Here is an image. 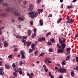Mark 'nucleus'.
Instances as JSON below:
<instances>
[{
  "label": "nucleus",
  "instance_id": "obj_34",
  "mask_svg": "<svg viewBox=\"0 0 78 78\" xmlns=\"http://www.w3.org/2000/svg\"><path fill=\"white\" fill-rule=\"evenodd\" d=\"M30 24L31 25H33V21H30Z\"/></svg>",
  "mask_w": 78,
  "mask_h": 78
},
{
  "label": "nucleus",
  "instance_id": "obj_30",
  "mask_svg": "<svg viewBox=\"0 0 78 78\" xmlns=\"http://www.w3.org/2000/svg\"><path fill=\"white\" fill-rule=\"evenodd\" d=\"M71 75H72V76H73L74 75H75V74L74 73V72L73 71L71 72Z\"/></svg>",
  "mask_w": 78,
  "mask_h": 78
},
{
  "label": "nucleus",
  "instance_id": "obj_63",
  "mask_svg": "<svg viewBox=\"0 0 78 78\" xmlns=\"http://www.w3.org/2000/svg\"><path fill=\"white\" fill-rule=\"evenodd\" d=\"M52 16V14H49V17H51Z\"/></svg>",
  "mask_w": 78,
  "mask_h": 78
},
{
  "label": "nucleus",
  "instance_id": "obj_26",
  "mask_svg": "<svg viewBox=\"0 0 78 78\" xmlns=\"http://www.w3.org/2000/svg\"><path fill=\"white\" fill-rule=\"evenodd\" d=\"M36 33H35L34 34H32V38H34V37H35V36H36Z\"/></svg>",
  "mask_w": 78,
  "mask_h": 78
},
{
  "label": "nucleus",
  "instance_id": "obj_64",
  "mask_svg": "<svg viewBox=\"0 0 78 78\" xmlns=\"http://www.w3.org/2000/svg\"><path fill=\"white\" fill-rule=\"evenodd\" d=\"M63 78V77L62 76H60L59 77V78Z\"/></svg>",
  "mask_w": 78,
  "mask_h": 78
},
{
  "label": "nucleus",
  "instance_id": "obj_61",
  "mask_svg": "<svg viewBox=\"0 0 78 78\" xmlns=\"http://www.w3.org/2000/svg\"><path fill=\"white\" fill-rule=\"evenodd\" d=\"M51 78H54V76H53V75H51Z\"/></svg>",
  "mask_w": 78,
  "mask_h": 78
},
{
  "label": "nucleus",
  "instance_id": "obj_19",
  "mask_svg": "<svg viewBox=\"0 0 78 78\" xmlns=\"http://www.w3.org/2000/svg\"><path fill=\"white\" fill-rule=\"evenodd\" d=\"M18 20H20V21H23L24 20V18H21V17H19L18 18Z\"/></svg>",
  "mask_w": 78,
  "mask_h": 78
},
{
  "label": "nucleus",
  "instance_id": "obj_6",
  "mask_svg": "<svg viewBox=\"0 0 78 78\" xmlns=\"http://www.w3.org/2000/svg\"><path fill=\"white\" fill-rule=\"evenodd\" d=\"M73 22L74 21L73 20V19L72 18H70L67 21L66 23V24H67V23H73Z\"/></svg>",
  "mask_w": 78,
  "mask_h": 78
},
{
  "label": "nucleus",
  "instance_id": "obj_50",
  "mask_svg": "<svg viewBox=\"0 0 78 78\" xmlns=\"http://www.w3.org/2000/svg\"><path fill=\"white\" fill-rule=\"evenodd\" d=\"M21 58L22 59H25V55H22Z\"/></svg>",
  "mask_w": 78,
  "mask_h": 78
},
{
  "label": "nucleus",
  "instance_id": "obj_58",
  "mask_svg": "<svg viewBox=\"0 0 78 78\" xmlns=\"http://www.w3.org/2000/svg\"><path fill=\"white\" fill-rule=\"evenodd\" d=\"M64 7V5L63 4H62L61 5V8H63V7Z\"/></svg>",
  "mask_w": 78,
  "mask_h": 78
},
{
  "label": "nucleus",
  "instance_id": "obj_42",
  "mask_svg": "<svg viewBox=\"0 0 78 78\" xmlns=\"http://www.w3.org/2000/svg\"><path fill=\"white\" fill-rule=\"evenodd\" d=\"M72 8V6H70V5H68V9H70L71 8Z\"/></svg>",
  "mask_w": 78,
  "mask_h": 78
},
{
  "label": "nucleus",
  "instance_id": "obj_24",
  "mask_svg": "<svg viewBox=\"0 0 78 78\" xmlns=\"http://www.w3.org/2000/svg\"><path fill=\"white\" fill-rule=\"evenodd\" d=\"M70 55L68 56L66 58V61H68L70 59Z\"/></svg>",
  "mask_w": 78,
  "mask_h": 78
},
{
  "label": "nucleus",
  "instance_id": "obj_51",
  "mask_svg": "<svg viewBox=\"0 0 78 78\" xmlns=\"http://www.w3.org/2000/svg\"><path fill=\"white\" fill-rule=\"evenodd\" d=\"M3 70V68L1 67L0 68V71H2Z\"/></svg>",
  "mask_w": 78,
  "mask_h": 78
},
{
  "label": "nucleus",
  "instance_id": "obj_36",
  "mask_svg": "<svg viewBox=\"0 0 78 78\" xmlns=\"http://www.w3.org/2000/svg\"><path fill=\"white\" fill-rule=\"evenodd\" d=\"M48 61V58H46L45 59V60H44V62H46V63H47Z\"/></svg>",
  "mask_w": 78,
  "mask_h": 78
},
{
  "label": "nucleus",
  "instance_id": "obj_45",
  "mask_svg": "<svg viewBox=\"0 0 78 78\" xmlns=\"http://www.w3.org/2000/svg\"><path fill=\"white\" fill-rule=\"evenodd\" d=\"M11 21L13 23L15 22V20L14 19H12L11 20Z\"/></svg>",
  "mask_w": 78,
  "mask_h": 78
},
{
  "label": "nucleus",
  "instance_id": "obj_60",
  "mask_svg": "<svg viewBox=\"0 0 78 78\" xmlns=\"http://www.w3.org/2000/svg\"><path fill=\"white\" fill-rule=\"evenodd\" d=\"M35 43L36 44H38V41H35Z\"/></svg>",
  "mask_w": 78,
  "mask_h": 78
},
{
  "label": "nucleus",
  "instance_id": "obj_47",
  "mask_svg": "<svg viewBox=\"0 0 78 78\" xmlns=\"http://www.w3.org/2000/svg\"><path fill=\"white\" fill-rule=\"evenodd\" d=\"M76 60L77 62H78V57H76Z\"/></svg>",
  "mask_w": 78,
  "mask_h": 78
},
{
  "label": "nucleus",
  "instance_id": "obj_53",
  "mask_svg": "<svg viewBox=\"0 0 78 78\" xmlns=\"http://www.w3.org/2000/svg\"><path fill=\"white\" fill-rule=\"evenodd\" d=\"M34 33H36V28H35L34 29Z\"/></svg>",
  "mask_w": 78,
  "mask_h": 78
},
{
  "label": "nucleus",
  "instance_id": "obj_12",
  "mask_svg": "<svg viewBox=\"0 0 78 78\" xmlns=\"http://www.w3.org/2000/svg\"><path fill=\"white\" fill-rule=\"evenodd\" d=\"M27 33L28 34V35L29 36L31 35V30H27Z\"/></svg>",
  "mask_w": 78,
  "mask_h": 78
},
{
  "label": "nucleus",
  "instance_id": "obj_15",
  "mask_svg": "<svg viewBox=\"0 0 78 78\" xmlns=\"http://www.w3.org/2000/svg\"><path fill=\"white\" fill-rule=\"evenodd\" d=\"M39 22L40 25H41V26H42V25H43V24H44V23H43V20H40L39 21Z\"/></svg>",
  "mask_w": 78,
  "mask_h": 78
},
{
  "label": "nucleus",
  "instance_id": "obj_32",
  "mask_svg": "<svg viewBox=\"0 0 78 78\" xmlns=\"http://www.w3.org/2000/svg\"><path fill=\"white\" fill-rule=\"evenodd\" d=\"M50 34H51V32H49L47 34H46V37H48V36L49 35H50Z\"/></svg>",
  "mask_w": 78,
  "mask_h": 78
},
{
  "label": "nucleus",
  "instance_id": "obj_10",
  "mask_svg": "<svg viewBox=\"0 0 78 78\" xmlns=\"http://www.w3.org/2000/svg\"><path fill=\"white\" fill-rule=\"evenodd\" d=\"M24 44H27V46H30L31 45V42H28L27 41L25 42H24Z\"/></svg>",
  "mask_w": 78,
  "mask_h": 78
},
{
  "label": "nucleus",
  "instance_id": "obj_40",
  "mask_svg": "<svg viewBox=\"0 0 78 78\" xmlns=\"http://www.w3.org/2000/svg\"><path fill=\"white\" fill-rule=\"evenodd\" d=\"M59 42L60 44H61V42L62 41V40H61V39L60 38H59Z\"/></svg>",
  "mask_w": 78,
  "mask_h": 78
},
{
  "label": "nucleus",
  "instance_id": "obj_13",
  "mask_svg": "<svg viewBox=\"0 0 78 78\" xmlns=\"http://www.w3.org/2000/svg\"><path fill=\"white\" fill-rule=\"evenodd\" d=\"M62 20V18H59V19H58V20L57 21V23H60V22L61 20Z\"/></svg>",
  "mask_w": 78,
  "mask_h": 78
},
{
  "label": "nucleus",
  "instance_id": "obj_14",
  "mask_svg": "<svg viewBox=\"0 0 78 78\" xmlns=\"http://www.w3.org/2000/svg\"><path fill=\"white\" fill-rule=\"evenodd\" d=\"M4 45L5 47H8V43H7V42L6 41H4Z\"/></svg>",
  "mask_w": 78,
  "mask_h": 78
},
{
  "label": "nucleus",
  "instance_id": "obj_35",
  "mask_svg": "<svg viewBox=\"0 0 78 78\" xmlns=\"http://www.w3.org/2000/svg\"><path fill=\"white\" fill-rule=\"evenodd\" d=\"M45 55V53H41V54H40L39 55V57H41V56H43V55Z\"/></svg>",
  "mask_w": 78,
  "mask_h": 78
},
{
  "label": "nucleus",
  "instance_id": "obj_46",
  "mask_svg": "<svg viewBox=\"0 0 78 78\" xmlns=\"http://www.w3.org/2000/svg\"><path fill=\"white\" fill-rule=\"evenodd\" d=\"M5 28V27H2L1 28H0V31H2V30H3Z\"/></svg>",
  "mask_w": 78,
  "mask_h": 78
},
{
  "label": "nucleus",
  "instance_id": "obj_52",
  "mask_svg": "<svg viewBox=\"0 0 78 78\" xmlns=\"http://www.w3.org/2000/svg\"><path fill=\"white\" fill-rule=\"evenodd\" d=\"M69 19H70V17H69V16H67L66 17V20H69Z\"/></svg>",
  "mask_w": 78,
  "mask_h": 78
},
{
  "label": "nucleus",
  "instance_id": "obj_28",
  "mask_svg": "<svg viewBox=\"0 0 78 78\" xmlns=\"http://www.w3.org/2000/svg\"><path fill=\"white\" fill-rule=\"evenodd\" d=\"M27 36H23L22 37V39H27Z\"/></svg>",
  "mask_w": 78,
  "mask_h": 78
},
{
  "label": "nucleus",
  "instance_id": "obj_1",
  "mask_svg": "<svg viewBox=\"0 0 78 78\" xmlns=\"http://www.w3.org/2000/svg\"><path fill=\"white\" fill-rule=\"evenodd\" d=\"M61 47H62V49H58L57 51V53H64V48H66V44L64 43L61 44Z\"/></svg>",
  "mask_w": 78,
  "mask_h": 78
},
{
  "label": "nucleus",
  "instance_id": "obj_38",
  "mask_svg": "<svg viewBox=\"0 0 78 78\" xmlns=\"http://www.w3.org/2000/svg\"><path fill=\"white\" fill-rule=\"evenodd\" d=\"M65 42V40L64 39H63L62 41L61 42V43L60 44H63V43H64Z\"/></svg>",
  "mask_w": 78,
  "mask_h": 78
},
{
  "label": "nucleus",
  "instance_id": "obj_20",
  "mask_svg": "<svg viewBox=\"0 0 78 78\" xmlns=\"http://www.w3.org/2000/svg\"><path fill=\"white\" fill-rule=\"evenodd\" d=\"M13 75L15 77H17V73H16V72H13Z\"/></svg>",
  "mask_w": 78,
  "mask_h": 78
},
{
  "label": "nucleus",
  "instance_id": "obj_62",
  "mask_svg": "<svg viewBox=\"0 0 78 78\" xmlns=\"http://www.w3.org/2000/svg\"><path fill=\"white\" fill-rule=\"evenodd\" d=\"M75 36V37H78V33Z\"/></svg>",
  "mask_w": 78,
  "mask_h": 78
},
{
  "label": "nucleus",
  "instance_id": "obj_33",
  "mask_svg": "<svg viewBox=\"0 0 78 78\" xmlns=\"http://www.w3.org/2000/svg\"><path fill=\"white\" fill-rule=\"evenodd\" d=\"M23 64V62H22V61H20V66H22Z\"/></svg>",
  "mask_w": 78,
  "mask_h": 78
},
{
  "label": "nucleus",
  "instance_id": "obj_16",
  "mask_svg": "<svg viewBox=\"0 0 78 78\" xmlns=\"http://www.w3.org/2000/svg\"><path fill=\"white\" fill-rule=\"evenodd\" d=\"M57 47H58V48H59V49L61 48V46L59 45V43H57Z\"/></svg>",
  "mask_w": 78,
  "mask_h": 78
},
{
  "label": "nucleus",
  "instance_id": "obj_29",
  "mask_svg": "<svg viewBox=\"0 0 78 78\" xmlns=\"http://www.w3.org/2000/svg\"><path fill=\"white\" fill-rule=\"evenodd\" d=\"M30 77L31 78H33V76H34V74H33V73H31L30 74Z\"/></svg>",
  "mask_w": 78,
  "mask_h": 78
},
{
  "label": "nucleus",
  "instance_id": "obj_43",
  "mask_svg": "<svg viewBox=\"0 0 78 78\" xmlns=\"http://www.w3.org/2000/svg\"><path fill=\"white\" fill-rule=\"evenodd\" d=\"M12 56V55H10L8 56V58H11Z\"/></svg>",
  "mask_w": 78,
  "mask_h": 78
},
{
  "label": "nucleus",
  "instance_id": "obj_57",
  "mask_svg": "<svg viewBox=\"0 0 78 78\" xmlns=\"http://www.w3.org/2000/svg\"><path fill=\"white\" fill-rule=\"evenodd\" d=\"M45 72H48V69H45Z\"/></svg>",
  "mask_w": 78,
  "mask_h": 78
},
{
  "label": "nucleus",
  "instance_id": "obj_7",
  "mask_svg": "<svg viewBox=\"0 0 78 78\" xmlns=\"http://www.w3.org/2000/svg\"><path fill=\"white\" fill-rule=\"evenodd\" d=\"M29 11H33V7H34V6L33 5H29Z\"/></svg>",
  "mask_w": 78,
  "mask_h": 78
},
{
  "label": "nucleus",
  "instance_id": "obj_18",
  "mask_svg": "<svg viewBox=\"0 0 78 78\" xmlns=\"http://www.w3.org/2000/svg\"><path fill=\"white\" fill-rule=\"evenodd\" d=\"M5 67L6 69H8L10 68V67H9V66L8 65H5Z\"/></svg>",
  "mask_w": 78,
  "mask_h": 78
},
{
  "label": "nucleus",
  "instance_id": "obj_41",
  "mask_svg": "<svg viewBox=\"0 0 78 78\" xmlns=\"http://www.w3.org/2000/svg\"><path fill=\"white\" fill-rule=\"evenodd\" d=\"M19 73L20 75H22V73H23V72L21 70L19 72Z\"/></svg>",
  "mask_w": 78,
  "mask_h": 78
},
{
  "label": "nucleus",
  "instance_id": "obj_56",
  "mask_svg": "<svg viewBox=\"0 0 78 78\" xmlns=\"http://www.w3.org/2000/svg\"><path fill=\"white\" fill-rule=\"evenodd\" d=\"M2 62H3V61H2L0 62V66H1L2 65Z\"/></svg>",
  "mask_w": 78,
  "mask_h": 78
},
{
  "label": "nucleus",
  "instance_id": "obj_44",
  "mask_svg": "<svg viewBox=\"0 0 78 78\" xmlns=\"http://www.w3.org/2000/svg\"><path fill=\"white\" fill-rule=\"evenodd\" d=\"M16 69H17L16 68L15 69V72H17V73H19V70H16Z\"/></svg>",
  "mask_w": 78,
  "mask_h": 78
},
{
  "label": "nucleus",
  "instance_id": "obj_2",
  "mask_svg": "<svg viewBox=\"0 0 78 78\" xmlns=\"http://www.w3.org/2000/svg\"><path fill=\"white\" fill-rule=\"evenodd\" d=\"M28 14L30 16L31 18H34V17H36L37 16L38 14L37 12H29Z\"/></svg>",
  "mask_w": 78,
  "mask_h": 78
},
{
  "label": "nucleus",
  "instance_id": "obj_9",
  "mask_svg": "<svg viewBox=\"0 0 78 78\" xmlns=\"http://www.w3.org/2000/svg\"><path fill=\"white\" fill-rule=\"evenodd\" d=\"M3 0H0V5H1L2 4V5H5V6H7V4L3 3Z\"/></svg>",
  "mask_w": 78,
  "mask_h": 78
},
{
  "label": "nucleus",
  "instance_id": "obj_59",
  "mask_svg": "<svg viewBox=\"0 0 78 78\" xmlns=\"http://www.w3.org/2000/svg\"><path fill=\"white\" fill-rule=\"evenodd\" d=\"M27 76H30V74L29 73H27Z\"/></svg>",
  "mask_w": 78,
  "mask_h": 78
},
{
  "label": "nucleus",
  "instance_id": "obj_17",
  "mask_svg": "<svg viewBox=\"0 0 78 78\" xmlns=\"http://www.w3.org/2000/svg\"><path fill=\"white\" fill-rule=\"evenodd\" d=\"M66 61L65 60H63L62 61V66H64V65H66Z\"/></svg>",
  "mask_w": 78,
  "mask_h": 78
},
{
  "label": "nucleus",
  "instance_id": "obj_55",
  "mask_svg": "<svg viewBox=\"0 0 78 78\" xmlns=\"http://www.w3.org/2000/svg\"><path fill=\"white\" fill-rule=\"evenodd\" d=\"M21 53V56H23V55H25V52H23V53Z\"/></svg>",
  "mask_w": 78,
  "mask_h": 78
},
{
  "label": "nucleus",
  "instance_id": "obj_39",
  "mask_svg": "<svg viewBox=\"0 0 78 78\" xmlns=\"http://www.w3.org/2000/svg\"><path fill=\"white\" fill-rule=\"evenodd\" d=\"M48 45H51L52 44V43H51V42L50 41H48L47 43Z\"/></svg>",
  "mask_w": 78,
  "mask_h": 78
},
{
  "label": "nucleus",
  "instance_id": "obj_49",
  "mask_svg": "<svg viewBox=\"0 0 78 78\" xmlns=\"http://www.w3.org/2000/svg\"><path fill=\"white\" fill-rule=\"evenodd\" d=\"M23 3L24 4V5H27V1H25L23 2Z\"/></svg>",
  "mask_w": 78,
  "mask_h": 78
},
{
  "label": "nucleus",
  "instance_id": "obj_21",
  "mask_svg": "<svg viewBox=\"0 0 78 78\" xmlns=\"http://www.w3.org/2000/svg\"><path fill=\"white\" fill-rule=\"evenodd\" d=\"M31 47L32 49H34V44H31Z\"/></svg>",
  "mask_w": 78,
  "mask_h": 78
},
{
  "label": "nucleus",
  "instance_id": "obj_27",
  "mask_svg": "<svg viewBox=\"0 0 78 78\" xmlns=\"http://www.w3.org/2000/svg\"><path fill=\"white\" fill-rule=\"evenodd\" d=\"M66 50L68 52H69V53H70V49L69 48H68L66 49Z\"/></svg>",
  "mask_w": 78,
  "mask_h": 78
},
{
  "label": "nucleus",
  "instance_id": "obj_3",
  "mask_svg": "<svg viewBox=\"0 0 78 78\" xmlns=\"http://www.w3.org/2000/svg\"><path fill=\"white\" fill-rule=\"evenodd\" d=\"M19 11L17 9H16L14 11H13L12 12V14H14L15 16H20V14L18 12Z\"/></svg>",
  "mask_w": 78,
  "mask_h": 78
},
{
  "label": "nucleus",
  "instance_id": "obj_5",
  "mask_svg": "<svg viewBox=\"0 0 78 78\" xmlns=\"http://www.w3.org/2000/svg\"><path fill=\"white\" fill-rule=\"evenodd\" d=\"M61 70H60V69H58V72H61V73H64V72H66V70H67V69H65L64 68H61Z\"/></svg>",
  "mask_w": 78,
  "mask_h": 78
},
{
  "label": "nucleus",
  "instance_id": "obj_25",
  "mask_svg": "<svg viewBox=\"0 0 78 78\" xmlns=\"http://www.w3.org/2000/svg\"><path fill=\"white\" fill-rule=\"evenodd\" d=\"M49 53H51V52H53V49L51 48H49Z\"/></svg>",
  "mask_w": 78,
  "mask_h": 78
},
{
  "label": "nucleus",
  "instance_id": "obj_11",
  "mask_svg": "<svg viewBox=\"0 0 78 78\" xmlns=\"http://www.w3.org/2000/svg\"><path fill=\"white\" fill-rule=\"evenodd\" d=\"M42 41H45V37H43L42 38H39V41L41 42Z\"/></svg>",
  "mask_w": 78,
  "mask_h": 78
},
{
  "label": "nucleus",
  "instance_id": "obj_54",
  "mask_svg": "<svg viewBox=\"0 0 78 78\" xmlns=\"http://www.w3.org/2000/svg\"><path fill=\"white\" fill-rule=\"evenodd\" d=\"M21 41L22 42H24H24H27V41H25V40H24L23 39Z\"/></svg>",
  "mask_w": 78,
  "mask_h": 78
},
{
  "label": "nucleus",
  "instance_id": "obj_37",
  "mask_svg": "<svg viewBox=\"0 0 78 78\" xmlns=\"http://www.w3.org/2000/svg\"><path fill=\"white\" fill-rule=\"evenodd\" d=\"M50 41L51 42H55V40L54 39H50Z\"/></svg>",
  "mask_w": 78,
  "mask_h": 78
},
{
  "label": "nucleus",
  "instance_id": "obj_4",
  "mask_svg": "<svg viewBox=\"0 0 78 78\" xmlns=\"http://www.w3.org/2000/svg\"><path fill=\"white\" fill-rule=\"evenodd\" d=\"M14 11V9L12 8L8 7L6 9V11L7 12H11V13H12V12Z\"/></svg>",
  "mask_w": 78,
  "mask_h": 78
},
{
  "label": "nucleus",
  "instance_id": "obj_48",
  "mask_svg": "<svg viewBox=\"0 0 78 78\" xmlns=\"http://www.w3.org/2000/svg\"><path fill=\"white\" fill-rule=\"evenodd\" d=\"M16 65L14 63H13L12 65V67H16Z\"/></svg>",
  "mask_w": 78,
  "mask_h": 78
},
{
  "label": "nucleus",
  "instance_id": "obj_31",
  "mask_svg": "<svg viewBox=\"0 0 78 78\" xmlns=\"http://www.w3.org/2000/svg\"><path fill=\"white\" fill-rule=\"evenodd\" d=\"M0 75H4V72L3 71L0 72Z\"/></svg>",
  "mask_w": 78,
  "mask_h": 78
},
{
  "label": "nucleus",
  "instance_id": "obj_8",
  "mask_svg": "<svg viewBox=\"0 0 78 78\" xmlns=\"http://www.w3.org/2000/svg\"><path fill=\"white\" fill-rule=\"evenodd\" d=\"M8 15V13H2L1 14V16H3V17H5L7 16Z\"/></svg>",
  "mask_w": 78,
  "mask_h": 78
},
{
  "label": "nucleus",
  "instance_id": "obj_23",
  "mask_svg": "<svg viewBox=\"0 0 78 78\" xmlns=\"http://www.w3.org/2000/svg\"><path fill=\"white\" fill-rule=\"evenodd\" d=\"M43 11H44V9H41L39 10V14H41V13H42V12H43Z\"/></svg>",
  "mask_w": 78,
  "mask_h": 78
},
{
  "label": "nucleus",
  "instance_id": "obj_22",
  "mask_svg": "<svg viewBox=\"0 0 78 78\" xmlns=\"http://www.w3.org/2000/svg\"><path fill=\"white\" fill-rule=\"evenodd\" d=\"M34 49H30L29 51V53H31V52H32V51H34Z\"/></svg>",
  "mask_w": 78,
  "mask_h": 78
}]
</instances>
